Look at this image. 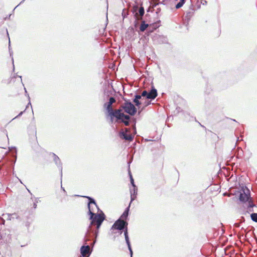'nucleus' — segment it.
<instances>
[{
  "label": "nucleus",
  "mask_w": 257,
  "mask_h": 257,
  "mask_svg": "<svg viewBox=\"0 0 257 257\" xmlns=\"http://www.w3.org/2000/svg\"><path fill=\"white\" fill-rule=\"evenodd\" d=\"M118 122L124 123L125 126H128L130 124V120H119Z\"/></svg>",
  "instance_id": "obj_24"
},
{
  "label": "nucleus",
  "mask_w": 257,
  "mask_h": 257,
  "mask_svg": "<svg viewBox=\"0 0 257 257\" xmlns=\"http://www.w3.org/2000/svg\"><path fill=\"white\" fill-rule=\"evenodd\" d=\"M121 120H131V117L129 114L126 115L124 113L120 116V119H117L116 121H118Z\"/></svg>",
  "instance_id": "obj_19"
},
{
  "label": "nucleus",
  "mask_w": 257,
  "mask_h": 257,
  "mask_svg": "<svg viewBox=\"0 0 257 257\" xmlns=\"http://www.w3.org/2000/svg\"><path fill=\"white\" fill-rule=\"evenodd\" d=\"M150 28H149V29L148 30V32H147L148 33V34L149 33H152L153 32V30H150Z\"/></svg>",
  "instance_id": "obj_40"
},
{
  "label": "nucleus",
  "mask_w": 257,
  "mask_h": 257,
  "mask_svg": "<svg viewBox=\"0 0 257 257\" xmlns=\"http://www.w3.org/2000/svg\"><path fill=\"white\" fill-rule=\"evenodd\" d=\"M160 4V3L157 4L155 5V7H157V6L159 5Z\"/></svg>",
  "instance_id": "obj_51"
},
{
  "label": "nucleus",
  "mask_w": 257,
  "mask_h": 257,
  "mask_svg": "<svg viewBox=\"0 0 257 257\" xmlns=\"http://www.w3.org/2000/svg\"><path fill=\"white\" fill-rule=\"evenodd\" d=\"M51 154L52 155L54 162H55L56 165L57 166V167L59 169V171L60 172V176H61V177L62 178V169H63L62 163H61V161L58 156H57L55 154H54L53 153H52Z\"/></svg>",
  "instance_id": "obj_10"
},
{
  "label": "nucleus",
  "mask_w": 257,
  "mask_h": 257,
  "mask_svg": "<svg viewBox=\"0 0 257 257\" xmlns=\"http://www.w3.org/2000/svg\"><path fill=\"white\" fill-rule=\"evenodd\" d=\"M82 197L88 199V214L90 216L89 219L90 220L84 239L85 242L89 241L90 233H93L95 236V239L93 242V245L96 242L99 228L105 219L106 216L103 211L100 210L95 200L93 198L87 196H82Z\"/></svg>",
  "instance_id": "obj_1"
},
{
  "label": "nucleus",
  "mask_w": 257,
  "mask_h": 257,
  "mask_svg": "<svg viewBox=\"0 0 257 257\" xmlns=\"http://www.w3.org/2000/svg\"><path fill=\"white\" fill-rule=\"evenodd\" d=\"M147 95H148V91L147 90H144L142 94H141V96L142 97H146V98H147Z\"/></svg>",
  "instance_id": "obj_30"
},
{
  "label": "nucleus",
  "mask_w": 257,
  "mask_h": 257,
  "mask_svg": "<svg viewBox=\"0 0 257 257\" xmlns=\"http://www.w3.org/2000/svg\"><path fill=\"white\" fill-rule=\"evenodd\" d=\"M138 10H137V13H138V17H139L140 19L142 20H143V17L145 14V9L144 7H141L138 12H137Z\"/></svg>",
  "instance_id": "obj_18"
},
{
  "label": "nucleus",
  "mask_w": 257,
  "mask_h": 257,
  "mask_svg": "<svg viewBox=\"0 0 257 257\" xmlns=\"http://www.w3.org/2000/svg\"><path fill=\"white\" fill-rule=\"evenodd\" d=\"M130 205L131 204L130 203L128 206L125 209L124 212L119 218H121L123 220H126L129 214Z\"/></svg>",
  "instance_id": "obj_16"
},
{
  "label": "nucleus",
  "mask_w": 257,
  "mask_h": 257,
  "mask_svg": "<svg viewBox=\"0 0 257 257\" xmlns=\"http://www.w3.org/2000/svg\"><path fill=\"white\" fill-rule=\"evenodd\" d=\"M251 220L257 223V213H252L250 214Z\"/></svg>",
  "instance_id": "obj_23"
},
{
  "label": "nucleus",
  "mask_w": 257,
  "mask_h": 257,
  "mask_svg": "<svg viewBox=\"0 0 257 257\" xmlns=\"http://www.w3.org/2000/svg\"><path fill=\"white\" fill-rule=\"evenodd\" d=\"M185 2V0H180L179 3H178L176 6L175 8L176 9H178L181 8Z\"/></svg>",
  "instance_id": "obj_20"
},
{
  "label": "nucleus",
  "mask_w": 257,
  "mask_h": 257,
  "mask_svg": "<svg viewBox=\"0 0 257 257\" xmlns=\"http://www.w3.org/2000/svg\"><path fill=\"white\" fill-rule=\"evenodd\" d=\"M27 190H28V192L31 194L32 193L30 192V191L29 189H27Z\"/></svg>",
  "instance_id": "obj_52"
},
{
  "label": "nucleus",
  "mask_w": 257,
  "mask_h": 257,
  "mask_svg": "<svg viewBox=\"0 0 257 257\" xmlns=\"http://www.w3.org/2000/svg\"><path fill=\"white\" fill-rule=\"evenodd\" d=\"M110 121L111 123L113 121V119L115 118V117L110 116Z\"/></svg>",
  "instance_id": "obj_39"
},
{
  "label": "nucleus",
  "mask_w": 257,
  "mask_h": 257,
  "mask_svg": "<svg viewBox=\"0 0 257 257\" xmlns=\"http://www.w3.org/2000/svg\"><path fill=\"white\" fill-rule=\"evenodd\" d=\"M142 98L141 95L139 94H135L134 96V98L133 99V101H136L137 100H140Z\"/></svg>",
  "instance_id": "obj_27"
},
{
  "label": "nucleus",
  "mask_w": 257,
  "mask_h": 257,
  "mask_svg": "<svg viewBox=\"0 0 257 257\" xmlns=\"http://www.w3.org/2000/svg\"><path fill=\"white\" fill-rule=\"evenodd\" d=\"M201 3L202 5H204L207 4V1L206 0H201Z\"/></svg>",
  "instance_id": "obj_36"
},
{
  "label": "nucleus",
  "mask_w": 257,
  "mask_h": 257,
  "mask_svg": "<svg viewBox=\"0 0 257 257\" xmlns=\"http://www.w3.org/2000/svg\"><path fill=\"white\" fill-rule=\"evenodd\" d=\"M197 202H196V203H195V205H197V206H200L201 205V204H202L203 203V200H202V197L200 196H198L197 197Z\"/></svg>",
  "instance_id": "obj_22"
},
{
  "label": "nucleus",
  "mask_w": 257,
  "mask_h": 257,
  "mask_svg": "<svg viewBox=\"0 0 257 257\" xmlns=\"http://www.w3.org/2000/svg\"><path fill=\"white\" fill-rule=\"evenodd\" d=\"M128 222L126 220H123L121 218H118L116 220L111 227V229L118 230L121 234L125 229H128Z\"/></svg>",
  "instance_id": "obj_3"
},
{
  "label": "nucleus",
  "mask_w": 257,
  "mask_h": 257,
  "mask_svg": "<svg viewBox=\"0 0 257 257\" xmlns=\"http://www.w3.org/2000/svg\"><path fill=\"white\" fill-rule=\"evenodd\" d=\"M10 215H12V214H10ZM13 215H16V214L15 213L13 214Z\"/></svg>",
  "instance_id": "obj_59"
},
{
  "label": "nucleus",
  "mask_w": 257,
  "mask_h": 257,
  "mask_svg": "<svg viewBox=\"0 0 257 257\" xmlns=\"http://www.w3.org/2000/svg\"><path fill=\"white\" fill-rule=\"evenodd\" d=\"M138 192V188L137 187H133V188H130V193H131V201L130 204L136 199L137 198Z\"/></svg>",
  "instance_id": "obj_15"
},
{
  "label": "nucleus",
  "mask_w": 257,
  "mask_h": 257,
  "mask_svg": "<svg viewBox=\"0 0 257 257\" xmlns=\"http://www.w3.org/2000/svg\"><path fill=\"white\" fill-rule=\"evenodd\" d=\"M17 76H18V75H15V76H14V77H18Z\"/></svg>",
  "instance_id": "obj_62"
},
{
  "label": "nucleus",
  "mask_w": 257,
  "mask_h": 257,
  "mask_svg": "<svg viewBox=\"0 0 257 257\" xmlns=\"http://www.w3.org/2000/svg\"><path fill=\"white\" fill-rule=\"evenodd\" d=\"M30 105L32 106V105H31V103L30 101H29V102L28 103V105H27V106L26 108H27V107H28V105Z\"/></svg>",
  "instance_id": "obj_47"
},
{
  "label": "nucleus",
  "mask_w": 257,
  "mask_h": 257,
  "mask_svg": "<svg viewBox=\"0 0 257 257\" xmlns=\"http://www.w3.org/2000/svg\"><path fill=\"white\" fill-rule=\"evenodd\" d=\"M158 95L157 90L154 86L149 92H148L147 99H154Z\"/></svg>",
  "instance_id": "obj_14"
},
{
  "label": "nucleus",
  "mask_w": 257,
  "mask_h": 257,
  "mask_svg": "<svg viewBox=\"0 0 257 257\" xmlns=\"http://www.w3.org/2000/svg\"><path fill=\"white\" fill-rule=\"evenodd\" d=\"M193 14V9L190 10L186 13V17L189 19Z\"/></svg>",
  "instance_id": "obj_26"
},
{
  "label": "nucleus",
  "mask_w": 257,
  "mask_h": 257,
  "mask_svg": "<svg viewBox=\"0 0 257 257\" xmlns=\"http://www.w3.org/2000/svg\"><path fill=\"white\" fill-rule=\"evenodd\" d=\"M13 148L15 150V152H17V150H16V147H14Z\"/></svg>",
  "instance_id": "obj_55"
},
{
  "label": "nucleus",
  "mask_w": 257,
  "mask_h": 257,
  "mask_svg": "<svg viewBox=\"0 0 257 257\" xmlns=\"http://www.w3.org/2000/svg\"><path fill=\"white\" fill-rule=\"evenodd\" d=\"M122 110L123 109L121 106L118 109L113 110L112 109L108 112V115L109 116L115 117L116 121L117 119H120V116L123 113Z\"/></svg>",
  "instance_id": "obj_8"
},
{
  "label": "nucleus",
  "mask_w": 257,
  "mask_h": 257,
  "mask_svg": "<svg viewBox=\"0 0 257 257\" xmlns=\"http://www.w3.org/2000/svg\"><path fill=\"white\" fill-rule=\"evenodd\" d=\"M161 9L160 8H157L156 9V13L159 16V13L161 12Z\"/></svg>",
  "instance_id": "obj_32"
},
{
  "label": "nucleus",
  "mask_w": 257,
  "mask_h": 257,
  "mask_svg": "<svg viewBox=\"0 0 257 257\" xmlns=\"http://www.w3.org/2000/svg\"><path fill=\"white\" fill-rule=\"evenodd\" d=\"M115 101H116V100L114 97H110L109 98L108 102L104 103V107L105 108L107 112H108L109 111H110L112 109V105L113 103H114L115 102Z\"/></svg>",
  "instance_id": "obj_13"
},
{
  "label": "nucleus",
  "mask_w": 257,
  "mask_h": 257,
  "mask_svg": "<svg viewBox=\"0 0 257 257\" xmlns=\"http://www.w3.org/2000/svg\"><path fill=\"white\" fill-rule=\"evenodd\" d=\"M121 107L125 112L131 116H134L137 112V108L128 100H125Z\"/></svg>",
  "instance_id": "obj_4"
},
{
  "label": "nucleus",
  "mask_w": 257,
  "mask_h": 257,
  "mask_svg": "<svg viewBox=\"0 0 257 257\" xmlns=\"http://www.w3.org/2000/svg\"><path fill=\"white\" fill-rule=\"evenodd\" d=\"M24 111H21V112H20V113H19L17 116H16L14 119H15V118H17V117H19V116H21V115L23 114V113H24Z\"/></svg>",
  "instance_id": "obj_35"
},
{
  "label": "nucleus",
  "mask_w": 257,
  "mask_h": 257,
  "mask_svg": "<svg viewBox=\"0 0 257 257\" xmlns=\"http://www.w3.org/2000/svg\"><path fill=\"white\" fill-rule=\"evenodd\" d=\"M129 132L130 130L128 128L121 129L118 132V136L121 140L131 142L133 140L134 136L129 134Z\"/></svg>",
  "instance_id": "obj_6"
},
{
  "label": "nucleus",
  "mask_w": 257,
  "mask_h": 257,
  "mask_svg": "<svg viewBox=\"0 0 257 257\" xmlns=\"http://www.w3.org/2000/svg\"><path fill=\"white\" fill-rule=\"evenodd\" d=\"M37 205L36 202H34L33 204V208L34 209H35L37 208Z\"/></svg>",
  "instance_id": "obj_38"
},
{
  "label": "nucleus",
  "mask_w": 257,
  "mask_h": 257,
  "mask_svg": "<svg viewBox=\"0 0 257 257\" xmlns=\"http://www.w3.org/2000/svg\"><path fill=\"white\" fill-rule=\"evenodd\" d=\"M3 242L2 237L0 236V244Z\"/></svg>",
  "instance_id": "obj_46"
},
{
  "label": "nucleus",
  "mask_w": 257,
  "mask_h": 257,
  "mask_svg": "<svg viewBox=\"0 0 257 257\" xmlns=\"http://www.w3.org/2000/svg\"><path fill=\"white\" fill-rule=\"evenodd\" d=\"M39 201V199L38 198H37L35 199V202H36V203H38Z\"/></svg>",
  "instance_id": "obj_41"
},
{
  "label": "nucleus",
  "mask_w": 257,
  "mask_h": 257,
  "mask_svg": "<svg viewBox=\"0 0 257 257\" xmlns=\"http://www.w3.org/2000/svg\"><path fill=\"white\" fill-rule=\"evenodd\" d=\"M17 76L21 78V82H22V76Z\"/></svg>",
  "instance_id": "obj_48"
},
{
  "label": "nucleus",
  "mask_w": 257,
  "mask_h": 257,
  "mask_svg": "<svg viewBox=\"0 0 257 257\" xmlns=\"http://www.w3.org/2000/svg\"><path fill=\"white\" fill-rule=\"evenodd\" d=\"M153 41L154 44H162L168 43V39L166 36L161 35L159 34H155L153 38Z\"/></svg>",
  "instance_id": "obj_7"
},
{
  "label": "nucleus",
  "mask_w": 257,
  "mask_h": 257,
  "mask_svg": "<svg viewBox=\"0 0 257 257\" xmlns=\"http://www.w3.org/2000/svg\"><path fill=\"white\" fill-rule=\"evenodd\" d=\"M33 212L30 213L29 212L23 218V224L28 230H29L30 225L33 221Z\"/></svg>",
  "instance_id": "obj_9"
},
{
  "label": "nucleus",
  "mask_w": 257,
  "mask_h": 257,
  "mask_svg": "<svg viewBox=\"0 0 257 257\" xmlns=\"http://www.w3.org/2000/svg\"><path fill=\"white\" fill-rule=\"evenodd\" d=\"M93 236V241L91 243L90 245H82L80 248V253L81 255L83 257H89L91 253L92 250H90V246L93 247L94 245H93V242L94 241L95 239V236L93 233H90V240H91V236Z\"/></svg>",
  "instance_id": "obj_5"
},
{
  "label": "nucleus",
  "mask_w": 257,
  "mask_h": 257,
  "mask_svg": "<svg viewBox=\"0 0 257 257\" xmlns=\"http://www.w3.org/2000/svg\"><path fill=\"white\" fill-rule=\"evenodd\" d=\"M12 63H13V70H14V59H13V58H12Z\"/></svg>",
  "instance_id": "obj_43"
},
{
  "label": "nucleus",
  "mask_w": 257,
  "mask_h": 257,
  "mask_svg": "<svg viewBox=\"0 0 257 257\" xmlns=\"http://www.w3.org/2000/svg\"><path fill=\"white\" fill-rule=\"evenodd\" d=\"M134 123L135 124L136 123V119H135L134 120Z\"/></svg>",
  "instance_id": "obj_58"
},
{
  "label": "nucleus",
  "mask_w": 257,
  "mask_h": 257,
  "mask_svg": "<svg viewBox=\"0 0 257 257\" xmlns=\"http://www.w3.org/2000/svg\"><path fill=\"white\" fill-rule=\"evenodd\" d=\"M142 22L140 26V31L141 32H144L149 27V24H146L145 21L143 20H141Z\"/></svg>",
  "instance_id": "obj_17"
},
{
  "label": "nucleus",
  "mask_w": 257,
  "mask_h": 257,
  "mask_svg": "<svg viewBox=\"0 0 257 257\" xmlns=\"http://www.w3.org/2000/svg\"><path fill=\"white\" fill-rule=\"evenodd\" d=\"M124 236L125 238V240L126 242V243L127 245L128 249L129 250L130 254L131 255V257H133V250L131 247V242L130 241V238L128 236V229H125L124 231H123Z\"/></svg>",
  "instance_id": "obj_11"
},
{
  "label": "nucleus",
  "mask_w": 257,
  "mask_h": 257,
  "mask_svg": "<svg viewBox=\"0 0 257 257\" xmlns=\"http://www.w3.org/2000/svg\"><path fill=\"white\" fill-rule=\"evenodd\" d=\"M235 225H236V227H238V226H239V225H238V224H235Z\"/></svg>",
  "instance_id": "obj_56"
},
{
  "label": "nucleus",
  "mask_w": 257,
  "mask_h": 257,
  "mask_svg": "<svg viewBox=\"0 0 257 257\" xmlns=\"http://www.w3.org/2000/svg\"><path fill=\"white\" fill-rule=\"evenodd\" d=\"M128 15V12L127 10H126V9H123L122 12V16L123 18L124 19L125 18H126Z\"/></svg>",
  "instance_id": "obj_25"
},
{
  "label": "nucleus",
  "mask_w": 257,
  "mask_h": 257,
  "mask_svg": "<svg viewBox=\"0 0 257 257\" xmlns=\"http://www.w3.org/2000/svg\"><path fill=\"white\" fill-rule=\"evenodd\" d=\"M24 89H25V91L26 94H27V91L26 89L25 88Z\"/></svg>",
  "instance_id": "obj_50"
},
{
  "label": "nucleus",
  "mask_w": 257,
  "mask_h": 257,
  "mask_svg": "<svg viewBox=\"0 0 257 257\" xmlns=\"http://www.w3.org/2000/svg\"><path fill=\"white\" fill-rule=\"evenodd\" d=\"M24 1H25V0H23L22 1H21V2L20 3V4H19V5H18V6H17L15 7V9L16 8H17V7H18L20 4H22V3Z\"/></svg>",
  "instance_id": "obj_44"
},
{
  "label": "nucleus",
  "mask_w": 257,
  "mask_h": 257,
  "mask_svg": "<svg viewBox=\"0 0 257 257\" xmlns=\"http://www.w3.org/2000/svg\"><path fill=\"white\" fill-rule=\"evenodd\" d=\"M239 200L242 203L248 202L249 208L254 206L250 197V190L246 187H242L239 195Z\"/></svg>",
  "instance_id": "obj_2"
},
{
  "label": "nucleus",
  "mask_w": 257,
  "mask_h": 257,
  "mask_svg": "<svg viewBox=\"0 0 257 257\" xmlns=\"http://www.w3.org/2000/svg\"><path fill=\"white\" fill-rule=\"evenodd\" d=\"M131 161H130V162L128 163V164H131Z\"/></svg>",
  "instance_id": "obj_61"
},
{
  "label": "nucleus",
  "mask_w": 257,
  "mask_h": 257,
  "mask_svg": "<svg viewBox=\"0 0 257 257\" xmlns=\"http://www.w3.org/2000/svg\"><path fill=\"white\" fill-rule=\"evenodd\" d=\"M28 98H29V99L30 100V96H29V94H28Z\"/></svg>",
  "instance_id": "obj_57"
},
{
  "label": "nucleus",
  "mask_w": 257,
  "mask_h": 257,
  "mask_svg": "<svg viewBox=\"0 0 257 257\" xmlns=\"http://www.w3.org/2000/svg\"><path fill=\"white\" fill-rule=\"evenodd\" d=\"M31 199H33V198H35V196L32 194H31Z\"/></svg>",
  "instance_id": "obj_45"
},
{
  "label": "nucleus",
  "mask_w": 257,
  "mask_h": 257,
  "mask_svg": "<svg viewBox=\"0 0 257 257\" xmlns=\"http://www.w3.org/2000/svg\"><path fill=\"white\" fill-rule=\"evenodd\" d=\"M27 190H28V192L31 194L32 193L30 192V191L29 189H27Z\"/></svg>",
  "instance_id": "obj_53"
},
{
  "label": "nucleus",
  "mask_w": 257,
  "mask_h": 257,
  "mask_svg": "<svg viewBox=\"0 0 257 257\" xmlns=\"http://www.w3.org/2000/svg\"><path fill=\"white\" fill-rule=\"evenodd\" d=\"M62 178L61 177V184H62ZM61 189L63 191V192H64L65 194H66V191H65V190L64 188V187H63V186H62V184H61Z\"/></svg>",
  "instance_id": "obj_33"
},
{
  "label": "nucleus",
  "mask_w": 257,
  "mask_h": 257,
  "mask_svg": "<svg viewBox=\"0 0 257 257\" xmlns=\"http://www.w3.org/2000/svg\"><path fill=\"white\" fill-rule=\"evenodd\" d=\"M239 139V138H237V142H238V141H239V139Z\"/></svg>",
  "instance_id": "obj_60"
},
{
  "label": "nucleus",
  "mask_w": 257,
  "mask_h": 257,
  "mask_svg": "<svg viewBox=\"0 0 257 257\" xmlns=\"http://www.w3.org/2000/svg\"><path fill=\"white\" fill-rule=\"evenodd\" d=\"M158 27H159V26H156L155 27H154V29H156V28H157Z\"/></svg>",
  "instance_id": "obj_49"
},
{
  "label": "nucleus",
  "mask_w": 257,
  "mask_h": 257,
  "mask_svg": "<svg viewBox=\"0 0 257 257\" xmlns=\"http://www.w3.org/2000/svg\"><path fill=\"white\" fill-rule=\"evenodd\" d=\"M33 132L34 133H35V134H36V127L35 126H34V128H33Z\"/></svg>",
  "instance_id": "obj_42"
},
{
  "label": "nucleus",
  "mask_w": 257,
  "mask_h": 257,
  "mask_svg": "<svg viewBox=\"0 0 257 257\" xmlns=\"http://www.w3.org/2000/svg\"><path fill=\"white\" fill-rule=\"evenodd\" d=\"M5 220L2 217H0V230L3 228L4 225Z\"/></svg>",
  "instance_id": "obj_29"
},
{
  "label": "nucleus",
  "mask_w": 257,
  "mask_h": 257,
  "mask_svg": "<svg viewBox=\"0 0 257 257\" xmlns=\"http://www.w3.org/2000/svg\"><path fill=\"white\" fill-rule=\"evenodd\" d=\"M243 155V152L241 149H239L238 151L237 157L238 158H241Z\"/></svg>",
  "instance_id": "obj_28"
},
{
  "label": "nucleus",
  "mask_w": 257,
  "mask_h": 257,
  "mask_svg": "<svg viewBox=\"0 0 257 257\" xmlns=\"http://www.w3.org/2000/svg\"><path fill=\"white\" fill-rule=\"evenodd\" d=\"M141 111H142V110H141V111H139L138 112V114H140L141 113Z\"/></svg>",
  "instance_id": "obj_54"
},
{
  "label": "nucleus",
  "mask_w": 257,
  "mask_h": 257,
  "mask_svg": "<svg viewBox=\"0 0 257 257\" xmlns=\"http://www.w3.org/2000/svg\"><path fill=\"white\" fill-rule=\"evenodd\" d=\"M9 44H10V40H9ZM9 52H10V56H12V55L13 54V52L10 49V44H9Z\"/></svg>",
  "instance_id": "obj_34"
},
{
  "label": "nucleus",
  "mask_w": 257,
  "mask_h": 257,
  "mask_svg": "<svg viewBox=\"0 0 257 257\" xmlns=\"http://www.w3.org/2000/svg\"><path fill=\"white\" fill-rule=\"evenodd\" d=\"M137 9H138V6L137 5H135L133 7L132 10V12L134 14V18L135 19V20L134 21V26L136 28H137L139 26V21H141L140 18L138 17V13H137Z\"/></svg>",
  "instance_id": "obj_12"
},
{
  "label": "nucleus",
  "mask_w": 257,
  "mask_h": 257,
  "mask_svg": "<svg viewBox=\"0 0 257 257\" xmlns=\"http://www.w3.org/2000/svg\"><path fill=\"white\" fill-rule=\"evenodd\" d=\"M150 104H151L150 102H146V101H145V106H147L148 105H149Z\"/></svg>",
  "instance_id": "obj_37"
},
{
  "label": "nucleus",
  "mask_w": 257,
  "mask_h": 257,
  "mask_svg": "<svg viewBox=\"0 0 257 257\" xmlns=\"http://www.w3.org/2000/svg\"><path fill=\"white\" fill-rule=\"evenodd\" d=\"M133 102L135 103L136 105L138 107H139L141 104V102L140 100H137L136 101Z\"/></svg>",
  "instance_id": "obj_31"
},
{
  "label": "nucleus",
  "mask_w": 257,
  "mask_h": 257,
  "mask_svg": "<svg viewBox=\"0 0 257 257\" xmlns=\"http://www.w3.org/2000/svg\"><path fill=\"white\" fill-rule=\"evenodd\" d=\"M128 174H129V176H130V178L131 184L132 187H137V186L135 184L134 180L133 179V177L132 176V175L130 171H128Z\"/></svg>",
  "instance_id": "obj_21"
}]
</instances>
